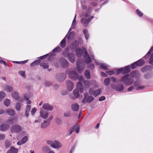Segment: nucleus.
<instances>
[{
    "label": "nucleus",
    "instance_id": "nucleus-1",
    "mask_svg": "<svg viewBox=\"0 0 153 153\" xmlns=\"http://www.w3.org/2000/svg\"><path fill=\"white\" fill-rule=\"evenodd\" d=\"M76 55L79 57L81 56L82 53H84V57L85 58V62L87 63H88L91 62V59L88 54L86 49L84 48H82V50L80 49H78L76 51Z\"/></svg>",
    "mask_w": 153,
    "mask_h": 153
},
{
    "label": "nucleus",
    "instance_id": "nucleus-2",
    "mask_svg": "<svg viewBox=\"0 0 153 153\" xmlns=\"http://www.w3.org/2000/svg\"><path fill=\"white\" fill-rule=\"evenodd\" d=\"M128 75L127 74L121 77L120 81L126 84H131L133 81L131 79L128 78Z\"/></svg>",
    "mask_w": 153,
    "mask_h": 153
},
{
    "label": "nucleus",
    "instance_id": "nucleus-3",
    "mask_svg": "<svg viewBox=\"0 0 153 153\" xmlns=\"http://www.w3.org/2000/svg\"><path fill=\"white\" fill-rule=\"evenodd\" d=\"M22 127L19 125H14L10 128V130L12 133H18L22 130Z\"/></svg>",
    "mask_w": 153,
    "mask_h": 153
},
{
    "label": "nucleus",
    "instance_id": "nucleus-4",
    "mask_svg": "<svg viewBox=\"0 0 153 153\" xmlns=\"http://www.w3.org/2000/svg\"><path fill=\"white\" fill-rule=\"evenodd\" d=\"M87 93H85L84 94V97L82 101L83 103H85V101L88 103H89L92 102L93 100L94 97L92 96H89L87 98Z\"/></svg>",
    "mask_w": 153,
    "mask_h": 153
},
{
    "label": "nucleus",
    "instance_id": "nucleus-5",
    "mask_svg": "<svg viewBox=\"0 0 153 153\" xmlns=\"http://www.w3.org/2000/svg\"><path fill=\"white\" fill-rule=\"evenodd\" d=\"M68 76L71 79L75 80L78 79V74L76 71H71L68 74Z\"/></svg>",
    "mask_w": 153,
    "mask_h": 153
},
{
    "label": "nucleus",
    "instance_id": "nucleus-6",
    "mask_svg": "<svg viewBox=\"0 0 153 153\" xmlns=\"http://www.w3.org/2000/svg\"><path fill=\"white\" fill-rule=\"evenodd\" d=\"M79 91L77 89H74L73 91L74 96L72 94L70 95L69 96L70 98L71 99L74 100L79 97Z\"/></svg>",
    "mask_w": 153,
    "mask_h": 153
},
{
    "label": "nucleus",
    "instance_id": "nucleus-7",
    "mask_svg": "<svg viewBox=\"0 0 153 153\" xmlns=\"http://www.w3.org/2000/svg\"><path fill=\"white\" fill-rule=\"evenodd\" d=\"M101 91L102 90L100 88L93 91L92 89L91 88L90 89L89 92L90 94H92L94 96L96 97L101 93Z\"/></svg>",
    "mask_w": 153,
    "mask_h": 153
},
{
    "label": "nucleus",
    "instance_id": "nucleus-8",
    "mask_svg": "<svg viewBox=\"0 0 153 153\" xmlns=\"http://www.w3.org/2000/svg\"><path fill=\"white\" fill-rule=\"evenodd\" d=\"M94 18L93 16L90 17L88 19H86L85 18H82L81 20V22L84 24L85 26H86L90 22L91 20Z\"/></svg>",
    "mask_w": 153,
    "mask_h": 153
},
{
    "label": "nucleus",
    "instance_id": "nucleus-9",
    "mask_svg": "<svg viewBox=\"0 0 153 153\" xmlns=\"http://www.w3.org/2000/svg\"><path fill=\"white\" fill-rule=\"evenodd\" d=\"M66 85L68 90L69 91L72 90L74 87V85L72 82L70 80L66 81Z\"/></svg>",
    "mask_w": 153,
    "mask_h": 153
},
{
    "label": "nucleus",
    "instance_id": "nucleus-10",
    "mask_svg": "<svg viewBox=\"0 0 153 153\" xmlns=\"http://www.w3.org/2000/svg\"><path fill=\"white\" fill-rule=\"evenodd\" d=\"M60 62L63 68H65L68 67V62L65 59L63 58L61 59L60 60Z\"/></svg>",
    "mask_w": 153,
    "mask_h": 153
},
{
    "label": "nucleus",
    "instance_id": "nucleus-11",
    "mask_svg": "<svg viewBox=\"0 0 153 153\" xmlns=\"http://www.w3.org/2000/svg\"><path fill=\"white\" fill-rule=\"evenodd\" d=\"M40 116L44 119H46L48 115V112L45 111L41 110L40 111Z\"/></svg>",
    "mask_w": 153,
    "mask_h": 153
},
{
    "label": "nucleus",
    "instance_id": "nucleus-12",
    "mask_svg": "<svg viewBox=\"0 0 153 153\" xmlns=\"http://www.w3.org/2000/svg\"><path fill=\"white\" fill-rule=\"evenodd\" d=\"M77 90H79L80 93H82L83 92V87L82 83L78 82L76 83Z\"/></svg>",
    "mask_w": 153,
    "mask_h": 153
},
{
    "label": "nucleus",
    "instance_id": "nucleus-13",
    "mask_svg": "<svg viewBox=\"0 0 153 153\" xmlns=\"http://www.w3.org/2000/svg\"><path fill=\"white\" fill-rule=\"evenodd\" d=\"M61 144L58 141H55L52 145V147L54 148H59L61 147Z\"/></svg>",
    "mask_w": 153,
    "mask_h": 153
},
{
    "label": "nucleus",
    "instance_id": "nucleus-14",
    "mask_svg": "<svg viewBox=\"0 0 153 153\" xmlns=\"http://www.w3.org/2000/svg\"><path fill=\"white\" fill-rule=\"evenodd\" d=\"M9 126L7 124H3L0 126V130L2 131H6L9 128Z\"/></svg>",
    "mask_w": 153,
    "mask_h": 153
},
{
    "label": "nucleus",
    "instance_id": "nucleus-15",
    "mask_svg": "<svg viewBox=\"0 0 153 153\" xmlns=\"http://www.w3.org/2000/svg\"><path fill=\"white\" fill-rule=\"evenodd\" d=\"M42 108L45 109L48 111H52L53 110V107L48 104L46 103L43 105Z\"/></svg>",
    "mask_w": 153,
    "mask_h": 153
},
{
    "label": "nucleus",
    "instance_id": "nucleus-16",
    "mask_svg": "<svg viewBox=\"0 0 153 153\" xmlns=\"http://www.w3.org/2000/svg\"><path fill=\"white\" fill-rule=\"evenodd\" d=\"M3 88L4 91L8 92H10L13 90V88L11 86L7 85L4 86Z\"/></svg>",
    "mask_w": 153,
    "mask_h": 153
},
{
    "label": "nucleus",
    "instance_id": "nucleus-17",
    "mask_svg": "<svg viewBox=\"0 0 153 153\" xmlns=\"http://www.w3.org/2000/svg\"><path fill=\"white\" fill-rule=\"evenodd\" d=\"M145 62L143 59H140L135 62H134V67L135 65L140 66L143 65L144 63Z\"/></svg>",
    "mask_w": 153,
    "mask_h": 153
},
{
    "label": "nucleus",
    "instance_id": "nucleus-18",
    "mask_svg": "<svg viewBox=\"0 0 153 153\" xmlns=\"http://www.w3.org/2000/svg\"><path fill=\"white\" fill-rule=\"evenodd\" d=\"M31 95H29L28 93L24 95V97L27 100V103L30 104L31 103V101L28 100V99L31 97Z\"/></svg>",
    "mask_w": 153,
    "mask_h": 153
},
{
    "label": "nucleus",
    "instance_id": "nucleus-19",
    "mask_svg": "<svg viewBox=\"0 0 153 153\" xmlns=\"http://www.w3.org/2000/svg\"><path fill=\"white\" fill-rule=\"evenodd\" d=\"M71 107L72 110L75 111H77L79 109V105L77 103L72 104L71 105Z\"/></svg>",
    "mask_w": 153,
    "mask_h": 153
},
{
    "label": "nucleus",
    "instance_id": "nucleus-20",
    "mask_svg": "<svg viewBox=\"0 0 153 153\" xmlns=\"http://www.w3.org/2000/svg\"><path fill=\"white\" fill-rule=\"evenodd\" d=\"M67 57L69 60L71 62L74 63L75 62L74 55L73 54H69Z\"/></svg>",
    "mask_w": 153,
    "mask_h": 153
},
{
    "label": "nucleus",
    "instance_id": "nucleus-21",
    "mask_svg": "<svg viewBox=\"0 0 153 153\" xmlns=\"http://www.w3.org/2000/svg\"><path fill=\"white\" fill-rule=\"evenodd\" d=\"M27 136L24 137L22 140L19 141L17 143V144L18 145H21L24 143H25L27 141Z\"/></svg>",
    "mask_w": 153,
    "mask_h": 153
},
{
    "label": "nucleus",
    "instance_id": "nucleus-22",
    "mask_svg": "<svg viewBox=\"0 0 153 153\" xmlns=\"http://www.w3.org/2000/svg\"><path fill=\"white\" fill-rule=\"evenodd\" d=\"M71 129L73 130L74 131H75L77 133H78L79 132V126L77 123H76Z\"/></svg>",
    "mask_w": 153,
    "mask_h": 153
},
{
    "label": "nucleus",
    "instance_id": "nucleus-23",
    "mask_svg": "<svg viewBox=\"0 0 153 153\" xmlns=\"http://www.w3.org/2000/svg\"><path fill=\"white\" fill-rule=\"evenodd\" d=\"M6 111L7 114L10 115H14L15 114V111L11 108L7 109Z\"/></svg>",
    "mask_w": 153,
    "mask_h": 153
},
{
    "label": "nucleus",
    "instance_id": "nucleus-24",
    "mask_svg": "<svg viewBox=\"0 0 153 153\" xmlns=\"http://www.w3.org/2000/svg\"><path fill=\"white\" fill-rule=\"evenodd\" d=\"M76 65L78 69L79 72L80 73H81L83 70L84 68L83 67H80V66L81 65V64L79 63V62L77 61L76 63Z\"/></svg>",
    "mask_w": 153,
    "mask_h": 153
},
{
    "label": "nucleus",
    "instance_id": "nucleus-25",
    "mask_svg": "<svg viewBox=\"0 0 153 153\" xmlns=\"http://www.w3.org/2000/svg\"><path fill=\"white\" fill-rule=\"evenodd\" d=\"M12 97L16 100L18 99L19 98V94L18 92H14L12 93Z\"/></svg>",
    "mask_w": 153,
    "mask_h": 153
},
{
    "label": "nucleus",
    "instance_id": "nucleus-26",
    "mask_svg": "<svg viewBox=\"0 0 153 153\" xmlns=\"http://www.w3.org/2000/svg\"><path fill=\"white\" fill-rule=\"evenodd\" d=\"M18 149L15 148L11 147L10 149L8 150L7 153H17Z\"/></svg>",
    "mask_w": 153,
    "mask_h": 153
},
{
    "label": "nucleus",
    "instance_id": "nucleus-27",
    "mask_svg": "<svg viewBox=\"0 0 153 153\" xmlns=\"http://www.w3.org/2000/svg\"><path fill=\"white\" fill-rule=\"evenodd\" d=\"M123 68V74H125L128 73L130 71V68L129 66H127Z\"/></svg>",
    "mask_w": 153,
    "mask_h": 153
},
{
    "label": "nucleus",
    "instance_id": "nucleus-28",
    "mask_svg": "<svg viewBox=\"0 0 153 153\" xmlns=\"http://www.w3.org/2000/svg\"><path fill=\"white\" fill-rule=\"evenodd\" d=\"M50 122H48L47 121L42 123L41 125L42 128H45L48 126L50 124Z\"/></svg>",
    "mask_w": 153,
    "mask_h": 153
},
{
    "label": "nucleus",
    "instance_id": "nucleus-29",
    "mask_svg": "<svg viewBox=\"0 0 153 153\" xmlns=\"http://www.w3.org/2000/svg\"><path fill=\"white\" fill-rule=\"evenodd\" d=\"M16 120L14 119H12L11 120H8L6 123H7V124L9 125H12L13 123H16Z\"/></svg>",
    "mask_w": 153,
    "mask_h": 153
},
{
    "label": "nucleus",
    "instance_id": "nucleus-30",
    "mask_svg": "<svg viewBox=\"0 0 153 153\" xmlns=\"http://www.w3.org/2000/svg\"><path fill=\"white\" fill-rule=\"evenodd\" d=\"M85 75L87 79H89L90 78V71L89 70H86L85 72Z\"/></svg>",
    "mask_w": 153,
    "mask_h": 153
},
{
    "label": "nucleus",
    "instance_id": "nucleus-31",
    "mask_svg": "<svg viewBox=\"0 0 153 153\" xmlns=\"http://www.w3.org/2000/svg\"><path fill=\"white\" fill-rule=\"evenodd\" d=\"M83 33L84 34L86 39L88 40L89 38V35L88 33L87 30L86 29H85L83 30Z\"/></svg>",
    "mask_w": 153,
    "mask_h": 153
},
{
    "label": "nucleus",
    "instance_id": "nucleus-32",
    "mask_svg": "<svg viewBox=\"0 0 153 153\" xmlns=\"http://www.w3.org/2000/svg\"><path fill=\"white\" fill-rule=\"evenodd\" d=\"M100 67L103 70H107L108 67L106 64L103 63H100Z\"/></svg>",
    "mask_w": 153,
    "mask_h": 153
},
{
    "label": "nucleus",
    "instance_id": "nucleus-33",
    "mask_svg": "<svg viewBox=\"0 0 153 153\" xmlns=\"http://www.w3.org/2000/svg\"><path fill=\"white\" fill-rule=\"evenodd\" d=\"M84 84L86 87H88L91 84V82L88 80H85L84 82Z\"/></svg>",
    "mask_w": 153,
    "mask_h": 153
},
{
    "label": "nucleus",
    "instance_id": "nucleus-34",
    "mask_svg": "<svg viewBox=\"0 0 153 153\" xmlns=\"http://www.w3.org/2000/svg\"><path fill=\"white\" fill-rule=\"evenodd\" d=\"M6 96V94L3 91L0 92V100H1Z\"/></svg>",
    "mask_w": 153,
    "mask_h": 153
},
{
    "label": "nucleus",
    "instance_id": "nucleus-35",
    "mask_svg": "<svg viewBox=\"0 0 153 153\" xmlns=\"http://www.w3.org/2000/svg\"><path fill=\"white\" fill-rule=\"evenodd\" d=\"M66 39L65 38H64L60 42V45L61 47L64 48L65 46Z\"/></svg>",
    "mask_w": 153,
    "mask_h": 153
},
{
    "label": "nucleus",
    "instance_id": "nucleus-36",
    "mask_svg": "<svg viewBox=\"0 0 153 153\" xmlns=\"http://www.w3.org/2000/svg\"><path fill=\"white\" fill-rule=\"evenodd\" d=\"M4 104L6 106H8L10 104V100L8 99H5L4 101Z\"/></svg>",
    "mask_w": 153,
    "mask_h": 153
},
{
    "label": "nucleus",
    "instance_id": "nucleus-37",
    "mask_svg": "<svg viewBox=\"0 0 153 153\" xmlns=\"http://www.w3.org/2000/svg\"><path fill=\"white\" fill-rule=\"evenodd\" d=\"M124 88V86L122 85H120L116 88V90L117 91H122Z\"/></svg>",
    "mask_w": 153,
    "mask_h": 153
},
{
    "label": "nucleus",
    "instance_id": "nucleus-38",
    "mask_svg": "<svg viewBox=\"0 0 153 153\" xmlns=\"http://www.w3.org/2000/svg\"><path fill=\"white\" fill-rule=\"evenodd\" d=\"M40 62V61L39 60H36L30 64V66H32L38 65Z\"/></svg>",
    "mask_w": 153,
    "mask_h": 153
},
{
    "label": "nucleus",
    "instance_id": "nucleus-39",
    "mask_svg": "<svg viewBox=\"0 0 153 153\" xmlns=\"http://www.w3.org/2000/svg\"><path fill=\"white\" fill-rule=\"evenodd\" d=\"M40 65L43 67L44 68H47L48 67V65L45 63H42L40 64Z\"/></svg>",
    "mask_w": 153,
    "mask_h": 153
},
{
    "label": "nucleus",
    "instance_id": "nucleus-40",
    "mask_svg": "<svg viewBox=\"0 0 153 153\" xmlns=\"http://www.w3.org/2000/svg\"><path fill=\"white\" fill-rule=\"evenodd\" d=\"M136 13L138 16L140 17L142 16L143 15V13L139 9H137L136 10Z\"/></svg>",
    "mask_w": 153,
    "mask_h": 153
},
{
    "label": "nucleus",
    "instance_id": "nucleus-41",
    "mask_svg": "<svg viewBox=\"0 0 153 153\" xmlns=\"http://www.w3.org/2000/svg\"><path fill=\"white\" fill-rule=\"evenodd\" d=\"M55 121L56 123L58 125H60L62 123V120L58 118H56V119Z\"/></svg>",
    "mask_w": 153,
    "mask_h": 153
},
{
    "label": "nucleus",
    "instance_id": "nucleus-42",
    "mask_svg": "<svg viewBox=\"0 0 153 153\" xmlns=\"http://www.w3.org/2000/svg\"><path fill=\"white\" fill-rule=\"evenodd\" d=\"M11 145V143L10 141L7 140L5 142V146L6 148H8Z\"/></svg>",
    "mask_w": 153,
    "mask_h": 153
},
{
    "label": "nucleus",
    "instance_id": "nucleus-43",
    "mask_svg": "<svg viewBox=\"0 0 153 153\" xmlns=\"http://www.w3.org/2000/svg\"><path fill=\"white\" fill-rule=\"evenodd\" d=\"M61 50V48L59 47H57L53 49V52L54 53L60 51Z\"/></svg>",
    "mask_w": 153,
    "mask_h": 153
},
{
    "label": "nucleus",
    "instance_id": "nucleus-44",
    "mask_svg": "<svg viewBox=\"0 0 153 153\" xmlns=\"http://www.w3.org/2000/svg\"><path fill=\"white\" fill-rule=\"evenodd\" d=\"M21 108V104L20 103H17L16 105V109L19 111L20 110Z\"/></svg>",
    "mask_w": 153,
    "mask_h": 153
},
{
    "label": "nucleus",
    "instance_id": "nucleus-45",
    "mask_svg": "<svg viewBox=\"0 0 153 153\" xmlns=\"http://www.w3.org/2000/svg\"><path fill=\"white\" fill-rule=\"evenodd\" d=\"M110 82V79L108 78H106L104 80V83L106 85H108Z\"/></svg>",
    "mask_w": 153,
    "mask_h": 153
},
{
    "label": "nucleus",
    "instance_id": "nucleus-46",
    "mask_svg": "<svg viewBox=\"0 0 153 153\" xmlns=\"http://www.w3.org/2000/svg\"><path fill=\"white\" fill-rule=\"evenodd\" d=\"M149 63L150 64L153 65V53L151 56L150 58L149 59Z\"/></svg>",
    "mask_w": 153,
    "mask_h": 153
},
{
    "label": "nucleus",
    "instance_id": "nucleus-47",
    "mask_svg": "<svg viewBox=\"0 0 153 153\" xmlns=\"http://www.w3.org/2000/svg\"><path fill=\"white\" fill-rule=\"evenodd\" d=\"M105 72L109 75H112L114 74V72L113 71H106Z\"/></svg>",
    "mask_w": 153,
    "mask_h": 153
},
{
    "label": "nucleus",
    "instance_id": "nucleus-48",
    "mask_svg": "<svg viewBox=\"0 0 153 153\" xmlns=\"http://www.w3.org/2000/svg\"><path fill=\"white\" fill-rule=\"evenodd\" d=\"M36 111V109L35 108H33L31 111V114L33 115L35 113Z\"/></svg>",
    "mask_w": 153,
    "mask_h": 153
},
{
    "label": "nucleus",
    "instance_id": "nucleus-49",
    "mask_svg": "<svg viewBox=\"0 0 153 153\" xmlns=\"http://www.w3.org/2000/svg\"><path fill=\"white\" fill-rule=\"evenodd\" d=\"M31 109V106L30 105H27L26 106L25 111H30Z\"/></svg>",
    "mask_w": 153,
    "mask_h": 153
},
{
    "label": "nucleus",
    "instance_id": "nucleus-50",
    "mask_svg": "<svg viewBox=\"0 0 153 153\" xmlns=\"http://www.w3.org/2000/svg\"><path fill=\"white\" fill-rule=\"evenodd\" d=\"M134 77H136V76L137 75V76L138 77L139 76V74L137 71L135 70L134 71Z\"/></svg>",
    "mask_w": 153,
    "mask_h": 153
},
{
    "label": "nucleus",
    "instance_id": "nucleus-51",
    "mask_svg": "<svg viewBox=\"0 0 153 153\" xmlns=\"http://www.w3.org/2000/svg\"><path fill=\"white\" fill-rule=\"evenodd\" d=\"M123 68H122L120 69H118L117 70V74H119L120 73H123Z\"/></svg>",
    "mask_w": 153,
    "mask_h": 153
},
{
    "label": "nucleus",
    "instance_id": "nucleus-52",
    "mask_svg": "<svg viewBox=\"0 0 153 153\" xmlns=\"http://www.w3.org/2000/svg\"><path fill=\"white\" fill-rule=\"evenodd\" d=\"M19 74L23 76H25V72L24 71H19Z\"/></svg>",
    "mask_w": 153,
    "mask_h": 153
},
{
    "label": "nucleus",
    "instance_id": "nucleus-53",
    "mask_svg": "<svg viewBox=\"0 0 153 153\" xmlns=\"http://www.w3.org/2000/svg\"><path fill=\"white\" fill-rule=\"evenodd\" d=\"M53 116L52 115H51L50 116L48 119V120H47V121L48 122H50V121H51L53 119Z\"/></svg>",
    "mask_w": 153,
    "mask_h": 153
},
{
    "label": "nucleus",
    "instance_id": "nucleus-54",
    "mask_svg": "<svg viewBox=\"0 0 153 153\" xmlns=\"http://www.w3.org/2000/svg\"><path fill=\"white\" fill-rule=\"evenodd\" d=\"M94 68V65L93 64H90L89 66V68L90 69H93Z\"/></svg>",
    "mask_w": 153,
    "mask_h": 153
},
{
    "label": "nucleus",
    "instance_id": "nucleus-55",
    "mask_svg": "<svg viewBox=\"0 0 153 153\" xmlns=\"http://www.w3.org/2000/svg\"><path fill=\"white\" fill-rule=\"evenodd\" d=\"M105 99V96H102L99 98V100L100 101H102L104 100Z\"/></svg>",
    "mask_w": 153,
    "mask_h": 153
},
{
    "label": "nucleus",
    "instance_id": "nucleus-56",
    "mask_svg": "<svg viewBox=\"0 0 153 153\" xmlns=\"http://www.w3.org/2000/svg\"><path fill=\"white\" fill-rule=\"evenodd\" d=\"M78 78L79 80L81 81H82L84 80V78L82 76H78Z\"/></svg>",
    "mask_w": 153,
    "mask_h": 153
},
{
    "label": "nucleus",
    "instance_id": "nucleus-57",
    "mask_svg": "<svg viewBox=\"0 0 153 153\" xmlns=\"http://www.w3.org/2000/svg\"><path fill=\"white\" fill-rule=\"evenodd\" d=\"M144 88V87L143 86H139L138 87H137L136 89L137 90H139L140 89H142Z\"/></svg>",
    "mask_w": 153,
    "mask_h": 153
},
{
    "label": "nucleus",
    "instance_id": "nucleus-58",
    "mask_svg": "<svg viewBox=\"0 0 153 153\" xmlns=\"http://www.w3.org/2000/svg\"><path fill=\"white\" fill-rule=\"evenodd\" d=\"M53 142L50 140H48L47 141V143L51 145L52 147V145L53 144Z\"/></svg>",
    "mask_w": 153,
    "mask_h": 153
},
{
    "label": "nucleus",
    "instance_id": "nucleus-59",
    "mask_svg": "<svg viewBox=\"0 0 153 153\" xmlns=\"http://www.w3.org/2000/svg\"><path fill=\"white\" fill-rule=\"evenodd\" d=\"M76 24V22H73L72 23V25H71V28H75V27Z\"/></svg>",
    "mask_w": 153,
    "mask_h": 153
},
{
    "label": "nucleus",
    "instance_id": "nucleus-60",
    "mask_svg": "<svg viewBox=\"0 0 153 153\" xmlns=\"http://www.w3.org/2000/svg\"><path fill=\"white\" fill-rule=\"evenodd\" d=\"M73 131H73V129H72L71 128L68 131V135H71L72 134V133Z\"/></svg>",
    "mask_w": 153,
    "mask_h": 153
},
{
    "label": "nucleus",
    "instance_id": "nucleus-61",
    "mask_svg": "<svg viewBox=\"0 0 153 153\" xmlns=\"http://www.w3.org/2000/svg\"><path fill=\"white\" fill-rule=\"evenodd\" d=\"M4 138V136L3 134H0V140L3 139Z\"/></svg>",
    "mask_w": 153,
    "mask_h": 153
},
{
    "label": "nucleus",
    "instance_id": "nucleus-62",
    "mask_svg": "<svg viewBox=\"0 0 153 153\" xmlns=\"http://www.w3.org/2000/svg\"><path fill=\"white\" fill-rule=\"evenodd\" d=\"M101 75L103 77H107V75L104 73L103 72H101Z\"/></svg>",
    "mask_w": 153,
    "mask_h": 153
},
{
    "label": "nucleus",
    "instance_id": "nucleus-63",
    "mask_svg": "<svg viewBox=\"0 0 153 153\" xmlns=\"http://www.w3.org/2000/svg\"><path fill=\"white\" fill-rule=\"evenodd\" d=\"M29 115V112L26 111L25 114V116L26 117H28Z\"/></svg>",
    "mask_w": 153,
    "mask_h": 153
},
{
    "label": "nucleus",
    "instance_id": "nucleus-64",
    "mask_svg": "<svg viewBox=\"0 0 153 153\" xmlns=\"http://www.w3.org/2000/svg\"><path fill=\"white\" fill-rule=\"evenodd\" d=\"M153 51V47H152L151 48V49H150V50L149 51V52H148V54H149V53H151Z\"/></svg>",
    "mask_w": 153,
    "mask_h": 153
}]
</instances>
